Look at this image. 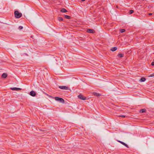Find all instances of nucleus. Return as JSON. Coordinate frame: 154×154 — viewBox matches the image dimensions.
<instances>
[{
    "mask_svg": "<svg viewBox=\"0 0 154 154\" xmlns=\"http://www.w3.org/2000/svg\"><path fill=\"white\" fill-rule=\"evenodd\" d=\"M15 16L16 18H20L22 16V14L21 13H19L18 11H15L14 12Z\"/></svg>",
    "mask_w": 154,
    "mask_h": 154,
    "instance_id": "nucleus-1",
    "label": "nucleus"
},
{
    "mask_svg": "<svg viewBox=\"0 0 154 154\" xmlns=\"http://www.w3.org/2000/svg\"><path fill=\"white\" fill-rule=\"evenodd\" d=\"M54 99L56 100L59 101L60 102H61L63 103H64V100L62 98L58 97H55Z\"/></svg>",
    "mask_w": 154,
    "mask_h": 154,
    "instance_id": "nucleus-2",
    "label": "nucleus"
},
{
    "mask_svg": "<svg viewBox=\"0 0 154 154\" xmlns=\"http://www.w3.org/2000/svg\"><path fill=\"white\" fill-rule=\"evenodd\" d=\"M59 88L62 90H68L69 89V88L66 86H59Z\"/></svg>",
    "mask_w": 154,
    "mask_h": 154,
    "instance_id": "nucleus-3",
    "label": "nucleus"
},
{
    "mask_svg": "<svg viewBox=\"0 0 154 154\" xmlns=\"http://www.w3.org/2000/svg\"><path fill=\"white\" fill-rule=\"evenodd\" d=\"M78 97L80 99L82 100H85L86 99V97H84L81 94H80L78 95Z\"/></svg>",
    "mask_w": 154,
    "mask_h": 154,
    "instance_id": "nucleus-4",
    "label": "nucleus"
},
{
    "mask_svg": "<svg viewBox=\"0 0 154 154\" xmlns=\"http://www.w3.org/2000/svg\"><path fill=\"white\" fill-rule=\"evenodd\" d=\"M29 94L32 97H35L36 95V93L34 91H30Z\"/></svg>",
    "mask_w": 154,
    "mask_h": 154,
    "instance_id": "nucleus-5",
    "label": "nucleus"
},
{
    "mask_svg": "<svg viewBox=\"0 0 154 154\" xmlns=\"http://www.w3.org/2000/svg\"><path fill=\"white\" fill-rule=\"evenodd\" d=\"M118 141L120 143L122 144V145H123L125 146L127 148H129V146L127 144L125 143L124 142L120 140H118Z\"/></svg>",
    "mask_w": 154,
    "mask_h": 154,
    "instance_id": "nucleus-6",
    "label": "nucleus"
},
{
    "mask_svg": "<svg viewBox=\"0 0 154 154\" xmlns=\"http://www.w3.org/2000/svg\"><path fill=\"white\" fill-rule=\"evenodd\" d=\"M11 89L13 91H18L21 90V89L20 88H11Z\"/></svg>",
    "mask_w": 154,
    "mask_h": 154,
    "instance_id": "nucleus-7",
    "label": "nucleus"
},
{
    "mask_svg": "<svg viewBox=\"0 0 154 154\" xmlns=\"http://www.w3.org/2000/svg\"><path fill=\"white\" fill-rule=\"evenodd\" d=\"M87 32H88L92 33H94V30L92 29H88L87 30Z\"/></svg>",
    "mask_w": 154,
    "mask_h": 154,
    "instance_id": "nucleus-8",
    "label": "nucleus"
},
{
    "mask_svg": "<svg viewBox=\"0 0 154 154\" xmlns=\"http://www.w3.org/2000/svg\"><path fill=\"white\" fill-rule=\"evenodd\" d=\"M93 94L94 95L97 96H99L101 95V94H100L95 92H93Z\"/></svg>",
    "mask_w": 154,
    "mask_h": 154,
    "instance_id": "nucleus-9",
    "label": "nucleus"
},
{
    "mask_svg": "<svg viewBox=\"0 0 154 154\" xmlns=\"http://www.w3.org/2000/svg\"><path fill=\"white\" fill-rule=\"evenodd\" d=\"M7 76V73H3L2 75V77L3 78H6Z\"/></svg>",
    "mask_w": 154,
    "mask_h": 154,
    "instance_id": "nucleus-10",
    "label": "nucleus"
},
{
    "mask_svg": "<svg viewBox=\"0 0 154 154\" xmlns=\"http://www.w3.org/2000/svg\"><path fill=\"white\" fill-rule=\"evenodd\" d=\"M60 11L63 13H65L67 12V10L64 8H63L60 10Z\"/></svg>",
    "mask_w": 154,
    "mask_h": 154,
    "instance_id": "nucleus-11",
    "label": "nucleus"
},
{
    "mask_svg": "<svg viewBox=\"0 0 154 154\" xmlns=\"http://www.w3.org/2000/svg\"><path fill=\"white\" fill-rule=\"evenodd\" d=\"M145 80H146V79L144 77L141 78L139 80L140 81V82H144L145 81Z\"/></svg>",
    "mask_w": 154,
    "mask_h": 154,
    "instance_id": "nucleus-12",
    "label": "nucleus"
},
{
    "mask_svg": "<svg viewBox=\"0 0 154 154\" xmlns=\"http://www.w3.org/2000/svg\"><path fill=\"white\" fill-rule=\"evenodd\" d=\"M117 49V48L116 47L112 48L110 50L112 51H116Z\"/></svg>",
    "mask_w": 154,
    "mask_h": 154,
    "instance_id": "nucleus-13",
    "label": "nucleus"
},
{
    "mask_svg": "<svg viewBox=\"0 0 154 154\" xmlns=\"http://www.w3.org/2000/svg\"><path fill=\"white\" fill-rule=\"evenodd\" d=\"M118 56L120 57H124V54H123L120 53L118 54Z\"/></svg>",
    "mask_w": 154,
    "mask_h": 154,
    "instance_id": "nucleus-14",
    "label": "nucleus"
},
{
    "mask_svg": "<svg viewBox=\"0 0 154 154\" xmlns=\"http://www.w3.org/2000/svg\"><path fill=\"white\" fill-rule=\"evenodd\" d=\"M146 110L145 109H142L140 110V112L141 113H143L146 112Z\"/></svg>",
    "mask_w": 154,
    "mask_h": 154,
    "instance_id": "nucleus-15",
    "label": "nucleus"
},
{
    "mask_svg": "<svg viewBox=\"0 0 154 154\" xmlns=\"http://www.w3.org/2000/svg\"><path fill=\"white\" fill-rule=\"evenodd\" d=\"M65 17L66 18L68 19H69L70 18V16L67 15H65Z\"/></svg>",
    "mask_w": 154,
    "mask_h": 154,
    "instance_id": "nucleus-16",
    "label": "nucleus"
},
{
    "mask_svg": "<svg viewBox=\"0 0 154 154\" xmlns=\"http://www.w3.org/2000/svg\"><path fill=\"white\" fill-rule=\"evenodd\" d=\"M58 20L59 21H63V18L60 17H59L58 18Z\"/></svg>",
    "mask_w": 154,
    "mask_h": 154,
    "instance_id": "nucleus-17",
    "label": "nucleus"
},
{
    "mask_svg": "<svg viewBox=\"0 0 154 154\" xmlns=\"http://www.w3.org/2000/svg\"><path fill=\"white\" fill-rule=\"evenodd\" d=\"M125 29H121L120 30V32H121V33H123L124 32H125Z\"/></svg>",
    "mask_w": 154,
    "mask_h": 154,
    "instance_id": "nucleus-18",
    "label": "nucleus"
},
{
    "mask_svg": "<svg viewBox=\"0 0 154 154\" xmlns=\"http://www.w3.org/2000/svg\"><path fill=\"white\" fill-rule=\"evenodd\" d=\"M134 11L133 10H130L129 11V13L130 14H132L134 12Z\"/></svg>",
    "mask_w": 154,
    "mask_h": 154,
    "instance_id": "nucleus-19",
    "label": "nucleus"
},
{
    "mask_svg": "<svg viewBox=\"0 0 154 154\" xmlns=\"http://www.w3.org/2000/svg\"><path fill=\"white\" fill-rule=\"evenodd\" d=\"M19 29H20V30H21L22 29H23V26H20L19 28H18Z\"/></svg>",
    "mask_w": 154,
    "mask_h": 154,
    "instance_id": "nucleus-20",
    "label": "nucleus"
},
{
    "mask_svg": "<svg viewBox=\"0 0 154 154\" xmlns=\"http://www.w3.org/2000/svg\"><path fill=\"white\" fill-rule=\"evenodd\" d=\"M154 76V74H152V75H150L149 76V77H152Z\"/></svg>",
    "mask_w": 154,
    "mask_h": 154,
    "instance_id": "nucleus-21",
    "label": "nucleus"
},
{
    "mask_svg": "<svg viewBox=\"0 0 154 154\" xmlns=\"http://www.w3.org/2000/svg\"><path fill=\"white\" fill-rule=\"evenodd\" d=\"M120 117H122L124 118V117H125V116H124V115H122V116H120Z\"/></svg>",
    "mask_w": 154,
    "mask_h": 154,
    "instance_id": "nucleus-22",
    "label": "nucleus"
},
{
    "mask_svg": "<svg viewBox=\"0 0 154 154\" xmlns=\"http://www.w3.org/2000/svg\"><path fill=\"white\" fill-rule=\"evenodd\" d=\"M151 65L152 66H154V62H153L151 63Z\"/></svg>",
    "mask_w": 154,
    "mask_h": 154,
    "instance_id": "nucleus-23",
    "label": "nucleus"
},
{
    "mask_svg": "<svg viewBox=\"0 0 154 154\" xmlns=\"http://www.w3.org/2000/svg\"><path fill=\"white\" fill-rule=\"evenodd\" d=\"M149 15H151L152 14V13H150L148 14Z\"/></svg>",
    "mask_w": 154,
    "mask_h": 154,
    "instance_id": "nucleus-24",
    "label": "nucleus"
},
{
    "mask_svg": "<svg viewBox=\"0 0 154 154\" xmlns=\"http://www.w3.org/2000/svg\"><path fill=\"white\" fill-rule=\"evenodd\" d=\"M85 0H81V1H82V2L84 1H85Z\"/></svg>",
    "mask_w": 154,
    "mask_h": 154,
    "instance_id": "nucleus-25",
    "label": "nucleus"
}]
</instances>
